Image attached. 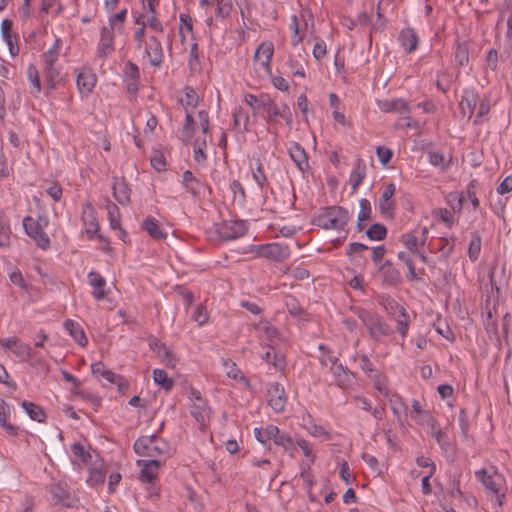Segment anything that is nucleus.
<instances>
[{
    "mask_svg": "<svg viewBox=\"0 0 512 512\" xmlns=\"http://www.w3.org/2000/svg\"><path fill=\"white\" fill-rule=\"evenodd\" d=\"M62 41L57 38L45 53H43L42 61L44 81L49 89H55L64 81V75L61 73L60 67L56 65L61 49Z\"/></svg>",
    "mask_w": 512,
    "mask_h": 512,
    "instance_id": "f257e3e1",
    "label": "nucleus"
},
{
    "mask_svg": "<svg viewBox=\"0 0 512 512\" xmlns=\"http://www.w3.org/2000/svg\"><path fill=\"white\" fill-rule=\"evenodd\" d=\"M351 310L367 328L372 339L381 341L384 337L393 334V329L390 325L377 313L365 310L361 307H351Z\"/></svg>",
    "mask_w": 512,
    "mask_h": 512,
    "instance_id": "f03ea898",
    "label": "nucleus"
},
{
    "mask_svg": "<svg viewBox=\"0 0 512 512\" xmlns=\"http://www.w3.org/2000/svg\"><path fill=\"white\" fill-rule=\"evenodd\" d=\"M475 476L485 487L488 495L498 506H502L505 499V479L498 471L492 468V471L482 468L475 472Z\"/></svg>",
    "mask_w": 512,
    "mask_h": 512,
    "instance_id": "7ed1b4c3",
    "label": "nucleus"
},
{
    "mask_svg": "<svg viewBox=\"0 0 512 512\" xmlns=\"http://www.w3.org/2000/svg\"><path fill=\"white\" fill-rule=\"evenodd\" d=\"M350 220L347 209L341 206H330L322 210L314 218V224L325 230L333 229L339 232L345 231V226Z\"/></svg>",
    "mask_w": 512,
    "mask_h": 512,
    "instance_id": "20e7f679",
    "label": "nucleus"
},
{
    "mask_svg": "<svg viewBox=\"0 0 512 512\" xmlns=\"http://www.w3.org/2000/svg\"><path fill=\"white\" fill-rule=\"evenodd\" d=\"M134 451L139 456L155 459L168 454V444L156 435L141 436L134 443Z\"/></svg>",
    "mask_w": 512,
    "mask_h": 512,
    "instance_id": "39448f33",
    "label": "nucleus"
},
{
    "mask_svg": "<svg viewBox=\"0 0 512 512\" xmlns=\"http://www.w3.org/2000/svg\"><path fill=\"white\" fill-rule=\"evenodd\" d=\"M48 225V218L45 216H39L37 219H34L31 216H26L23 219V227L25 229L26 234L31 237L37 247L42 250H47L50 247V239L44 228Z\"/></svg>",
    "mask_w": 512,
    "mask_h": 512,
    "instance_id": "423d86ee",
    "label": "nucleus"
},
{
    "mask_svg": "<svg viewBox=\"0 0 512 512\" xmlns=\"http://www.w3.org/2000/svg\"><path fill=\"white\" fill-rule=\"evenodd\" d=\"M214 227L218 239L222 241L237 239L247 232V224L243 220H224Z\"/></svg>",
    "mask_w": 512,
    "mask_h": 512,
    "instance_id": "0eeeda50",
    "label": "nucleus"
},
{
    "mask_svg": "<svg viewBox=\"0 0 512 512\" xmlns=\"http://www.w3.org/2000/svg\"><path fill=\"white\" fill-rule=\"evenodd\" d=\"M274 52L272 42H262L256 49L253 57L255 69L259 74H271V60Z\"/></svg>",
    "mask_w": 512,
    "mask_h": 512,
    "instance_id": "6e6552de",
    "label": "nucleus"
},
{
    "mask_svg": "<svg viewBox=\"0 0 512 512\" xmlns=\"http://www.w3.org/2000/svg\"><path fill=\"white\" fill-rule=\"evenodd\" d=\"M257 254L260 257L275 261L282 262L290 256V250L288 246L282 245L277 242L259 245Z\"/></svg>",
    "mask_w": 512,
    "mask_h": 512,
    "instance_id": "1a4fd4ad",
    "label": "nucleus"
},
{
    "mask_svg": "<svg viewBox=\"0 0 512 512\" xmlns=\"http://www.w3.org/2000/svg\"><path fill=\"white\" fill-rule=\"evenodd\" d=\"M116 30L112 27L103 26L100 30V39L97 45V56L100 58H106L111 55L114 48V33Z\"/></svg>",
    "mask_w": 512,
    "mask_h": 512,
    "instance_id": "9d476101",
    "label": "nucleus"
},
{
    "mask_svg": "<svg viewBox=\"0 0 512 512\" xmlns=\"http://www.w3.org/2000/svg\"><path fill=\"white\" fill-rule=\"evenodd\" d=\"M268 404L275 412H282L286 405L284 388L277 382L271 383L267 390Z\"/></svg>",
    "mask_w": 512,
    "mask_h": 512,
    "instance_id": "9b49d317",
    "label": "nucleus"
},
{
    "mask_svg": "<svg viewBox=\"0 0 512 512\" xmlns=\"http://www.w3.org/2000/svg\"><path fill=\"white\" fill-rule=\"evenodd\" d=\"M396 191L394 183L385 186L379 200V211L384 217L392 218L395 210V202L392 199Z\"/></svg>",
    "mask_w": 512,
    "mask_h": 512,
    "instance_id": "f8f14e48",
    "label": "nucleus"
},
{
    "mask_svg": "<svg viewBox=\"0 0 512 512\" xmlns=\"http://www.w3.org/2000/svg\"><path fill=\"white\" fill-rule=\"evenodd\" d=\"M144 49L150 64L159 67L164 58L161 42L155 36H150L148 41L145 42Z\"/></svg>",
    "mask_w": 512,
    "mask_h": 512,
    "instance_id": "ddd939ff",
    "label": "nucleus"
},
{
    "mask_svg": "<svg viewBox=\"0 0 512 512\" xmlns=\"http://www.w3.org/2000/svg\"><path fill=\"white\" fill-rule=\"evenodd\" d=\"M478 101L479 95L477 92H475L474 90L464 91L459 103L462 118H466L467 120L471 119L476 109Z\"/></svg>",
    "mask_w": 512,
    "mask_h": 512,
    "instance_id": "4468645a",
    "label": "nucleus"
},
{
    "mask_svg": "<svg viewBox=\"0 0 512 512\" xmlns=\"http://www.w3.org/2000/svg\"><path fill=\"white\" fill-rule=\"evenodd\" d=\"M428 229L423 227L420 232L413 231L402 235V243L411 252H417L419 246H424L427 241Z\"/></svg>",
    "mask_w": 512,
    "mask_h": 512,
    "instance_id": "2eb2a0df",
    "label": "nucleus"
},
{
    "mask_svg": "<svg viewBox=\"0 0 512 512\" xmlns=\"http://www.w3.org/2000/svg\"><path fill=\"white\" fill-rule=\"evenodd\" d=\"M265 112L267 113L266 122L268 125H275L276 123H278V117L282 118L288 126L292 125V113L287 104H283L281 107H278L276 104H273Z\"/></svg>",
    "mask_w": 512,
    "mask_h": 512,
    "instance_id": "dca6fc26",
    "label": "nucleus"
},
{
    "mask_svg": "<svg viewBox=\"0 0 512 512\" xmlns=\"http://www.w3.org/2000/svg\"><path fill=\"white\" fill-rule=\"evenodd\" d=\"M138 465H142L140 479L144 482L152 483L158 474L160 461L157 459L138 460Z\"/></svg>",
    "mask_w": 512,
    "mask_h": 512,
    "instance_id": "f3484780",
    "label": "nucleus"
},
{
    "mask_svg": "<svg viewBox=\"0 0 512 512\" xmlns=\"http://www.w3.org/2000/svg\"><path fill=\"white\" fill-rule=\"evenodd\" d=\"M383 283L388 286H397L401 283L400 272L394 267L391 261L386 260L380 267Z\"/></svg>",
    "mask_w": 512,
    "mask_h": 512,
    "instance_id": "a211bd4d",
    "label": "nucleus"
},
{
    "mask_svg": "<svg viewBox=\"0 0 512 512\" xmlns=\"http://www.w3.org/2000/svg\"><path fill=\"white\" fill-rule=\"evenodd\" d=\"M289 155L301 172H305L309 168L308 156L304 148L297 142L289 147Z\"/></svg>",
    "mask_w": 512,
    "mask_h": 512,
    "instance_id": "6ab92c4d",
    "label": "nucleus"
},
{
    "mask_svg": "<svg viewBox=\"0 0 512 512\" xmlns=\"http://www.w3.org/2000/svg\"><path fill=\"white\" fill-rule=\"evenodd\" d=\"M330 371L334 377V383L337 386L347 388L351 385V377L353 376V373L348 368H345L341 363L330 366Z\"/></svg>",
    "mask_w": 512,
    "mask_h": 512,
    "instance_id": "aec40b11",
    "label": "nucleus"
},
{
    "mask_svg": "<svg viewBox=\"0 0 512 512\" xmlns=\"http://www.w3.org/2000/svg\"><path fill=\"white\" fill-rule=\"evenodd\" d=\"M112 189L113 196L119 204L128 205L130 203L131 189L124 179L115 178Z\"/></svg>",
    "mask_w": 512,
    "mask_h": 512,
    "instance_id": "412c9836",
    "label": "nucleus"
},
{
    "mask_svg": "<svg viewBox=\"0 0 512 512\" xmlns=\"http://www.w3.org/2000/svg\"><path fill=\"white\" fill-rule=\"evenodd\" d=\"M82 219L86 227V234L92 238L99 230V224L96 219L95 210L90 203L86 204V208L83 210Z\"/></svg>",
    "mask_w": 512,
    "mask_h": 512,
    "instance_id": "4be33fe9",
    "label": "nucleus"
},
{
    "mask_svg": "<svg viewBox=\"0 0 512 512\" xmlns=\"http://www.w3.org/2000/svg\"><path fill=\"white\" fill-rule=\"evenodd\" d=\"M49 492L53 497L56 504H61L66 507H72L73 503L66 487L61 483H53L49 486Z\"/></svg>",
    "mask_w": 512,
    "mask_h": 512,
    "instance_id": "5701e85b",
    "label": "nucleus"
},
{
    "mask_svg": "<svg viewBox=\"0 0 512 512\" xmlns=\"http://www.w3.org/2000/svg\"><path fill=\"white\" fill-rule=\"evenodd\" d=\"M401 46L407 53H412L418 46V37L413 28H404L399 33Z\"/></svg>",
    "mask_w": 512,
    "mask_h": 512,
    "instance_id": "b1692460",
    "label": "nucleus"
},
{
    "mask_svg": "<svg viewBox=\"0 0 512 512\" xmlns=\"http://www.w3.org/2000/svg\"><path fill=\"white\" fill-rule=\"evenodd\" d=\"M88 282L93 287L92 295L96 300H102L106 297L104 287L106 280L98 272L92 271L88 274Z\"/></svg>",
    "mask_w": 512,
    "mask_h": 512,
    "instance_id": "393cba45",
    "label": "nucleus"
},
{
    "mask_svg": "<svg viewBox=\"0 0 512 512\" xmlns=\"http://www.w3.org/2000/svg\"><path fill=\"white\" fill-rule=\"evenodd\" d=\"M366 176V164L363 159L357 158L350 174L352 192H356Z\"/></svg>",
    "mask_w": 512,
    "mask_h": 512,
    "instance_id": "a878e982",
    "label": "nucleus"
},
{
    "mask_svg": "<svg viewBox=\"0 0 512 512\" xmlns=\"http://www.w3.org/2000/svg\"><path fill=\"white\" fill-rule=\"evenodd\" d=\"M378 108L383 112H398L404 113L408 111L407 103L403 99L379 100L377 102Z\"/></svg>",
    "mask_w": 512,
    "mask_h": 512,
    "instance_id": "bb28decb",
    "label": "nucleus"
},
{
    "mask_svg": "<svg viewBox=\"0 0 512 512\" xmlns=\"http://www.w3.org/2000/svg\"><path fill=\"white\" fill-rule=\"evenodd\" d=\"M64 327L68 331V333L71 335V337L82 347L87 345V337L79 325V323L73 321V320H66L64 322Z\"/></svg>",
    "mask_w": 512,
    "mask_h": 512,
    "instance_id": "cd10ccee",
    "label": "nucleus"
},
{
    "mask_svg": "<svg viewBox=\"0 0 512 512\" xmlns=\"http://www.w3.org/2000/svg\"><path fill=\"white\" fill-rule=\"evenodd\" d=\"M142 229L154 240H162L167 237V234L161 230L158 221L152 216H148L144 220L142 223Z\"/></svg>",
    "mask_w": 512,
    "mask_h": 512,
    "instance_id": "c85d7f7f",
    "label": "nucleus"
},
{
    "mask_svg": "<svg viewBox=\"0 0 512 512\" xmlns=\"http://www.w3.org/2000/svg\"><path fill=\"white\" fill-rule=\"evenodd\" d=\"M182 183L187 192L191 193L194 197L200 194L203 184L193 175L190 170H186L182 175Z\"/></svg>",
    "mask_w": 512,
    "mask_h": 512,
    "instance_id": "c756f323",
    "label": "nucleus"
},
{
    "mask_svg": "<svg viewBox=\"0 0 512 512\" xmlns=\"http://www.w3.org/2000/svg\"><path fill=\"white\" fill-rule=\"evenodd\" d=\"M76 83L80 93L89 94L96 83V78L91 73L81 72L77 75Z\"/></svg>",
    "mask_w": 512,
    "mask_h": 512,
    "instance_id": "7c9ffc66",
    "label": "nucleus"
},
{
    "mask_svg": "<svg viewBox=\"0 0 512 512\" xmlns=\"http://www.w3.org/2000/svg\"><path fill=\"white\" fill-rule=\"evenodd\" d=\"M262 359L267 364L272 365L276 370H282L285 366V359L283 355L277 353L273 347L268 348V350L262 355Z\"/></svg>",
    "mask_w": 512,
    "mask_h": 512,
    "instance_id": "2f4dec72",
    "label": "nucleus"
},
{
    "mask_svg": "<svg viewBox=\"0 0 512 512\" xmlns=\"http://www.w3.org/2000/svg\"><path fill=\"white\" fill-rule=\"evenodd\" d=\"M21 405L32 420L40 423L45 421L46 414L39 405L26 400Z\"/></svg>",
    "mask_w": 512,
    "mask_h": 512,
    "instance_id": "473e14b6",
    "label": "nucleus"
},
{
    "mask_svg": "<svg viewBox=\"0 0 512 512\" xmlns=\"http://www.w3.org/2000/svg\"><path fill=\"white\" fill-rule=\"evenodd\" d=\"M208 411H209V408H208L205 400L192 403L191 415L195 418V420L199 424L204 425Z\"/></svg>",
    "mask_w": 512,
    "mask_h": 512,
    "instance_id": "72a5a7b5",
    "label": "nucleus"
},
{
    "mask_svg": "<svg viewBox=\"0 0 512 512\" xmlns=\"http://www.w3.org/2000/svg\"><path fill=\"white\" fill-rule=\"evenodd\" d=\"M27 77L32 85L31 93L36 96L41 92L42 87L40 82L39 71L37 67L32 63L29 64L27 67Z\"/></svg>",
    "mask_w": 512,
    "mask_h": 512,
    "instance_id": "f704fd0d",
    "label": "nucleus"
},
{
    "mask_svg": "<svg viewBox=\"0 0 512 512\" xmlns=\"http://www.w3.org/2000/svg\"><path fill=\"white\" fill-rule=\"evenodd\" d=\"M397 256L400 260H402L406 264V266L408 268V272H409L408 276H407L409 280H411V281L418 280V279H420V277L422 275H424V273H425L424 269H420L417 272L413 261L408 257V255L405 252L401 251L398 253Z\"/></svg>",
    "mask_w": 512,
    "mask_h": 512,
    "instance_id": "c9c22d12",
    "label": "nucleus"
},
{
    "mask_svg": "<svg viewBox=\"0 0 512 512\" xmlns=\"http://www.w3.org/2000/svg\"><path fill=\"white\" fill-rule=\"evenodd\" d=\"M194 126L195 120L191 113H187L185 116V123L182 130V141L184 144H189L194 137Z\"/></svg>",
    "mask_w": 512,
    "mask_h": 512,
    "instance_id": "e433bc0d",
    "label": "nucleus"
},
{
    "mask_svg": "<svg viewBox=\"0 0 512 512\" xmlns=\"http://www.w3.org/2000/svg\"><path fill=\"white\" fill-rule=\"evenodd\" d=\"M481 242V236L479 233L477 231L474 232L468 247V257L473 262H475L480 255Z\"/></svg>",
    "mask_w": 512,
    "mask_h": 512,
    "instance_id": "4c0bfd02",
    "label": "nucleus"
},
{
    "mask_svg": "<svg viewBox=\"0 0 512 512\" xmlns=\"http://www.w3.org/2000/svg\"><path fill=\"white\" fill-rule=\"evenodd\" d=\"M21 361H27L32 358L33 352L28 344L21 342L19 339L15 343L12 351Z\"/></svg>",
    "mask_w": 512,
    "mask_h": 512,
    "instance_id": "58836bf2",
    "label": "nucleus"
},
{
    "mask_svg": "<svg viewBox=\"0 0 512 512\" xmlns=\"http://www.w3.org/2000/svg\"><path fill=\"white\" fill-rule=\"evenodd\" d=\"M366 235L370 240L381 241L386 238L387 229L383 224L375 223L366 231Z\"/></svg>",
    "mask_w": 512,
    "mask_h": 512,
    "instance_id": "ea45409f",
    "label": "nucleus"
},
{
    "mask_svg": "<svg viewBox=\"0 0 512 512\" xmlns=\"http://www.w3.org/2000/svg\"><path fill=\"white\" fill-rule=\"evenodd\" d=\"M455 61L459 66L468 64L469 62V47L467 43H457L455 49Z\"/></svg>",
    "mask_w": 512,
    "mask_h": 512,
    "instance_id": "a19ab883",
    "label": "nucleus"
},
{
    "mask_svg": "<svg viewBox=\"0 0 512 512\" xmlns=\"http://www.w3.org/2000/svg\"><path fill=\"white\" fill-rule=\"evenodd\" d=\"M153 378L155 383L160 385L166 391H169L173 386V380L169 378L167 373L162 369H155L153 371Z\"/></svg>",
    "mask_w": 512,
    "mask_h": 512,
    "instance_id": "79ce46f5",
    "label": "nucleus"
},
{
    "mask_svg": "<svg viewBox=\"0 0 512 512\" xmlns=\"http://www.w3.org/2000/svg\"><path fill=\"white\" fill-rule=\"evenodd\" d=\"M126 16H127V9L126 8L122 9L121 11H119L116 14H113L108 19V26L107 27H112V29H114L116 31H121L123 29V24H124V22L126 20Z\"/></svg>",
    "mask_w": 512,
    "mask_h": 512,
    "instance_id": "37998d69",
    "label": "nucleus"
},
{
    "mask_svg": "<svg viewBox=\"0 0 512 512\" xmlns=\"http://www.w3.org/2000/svg\"><path fill=\"white\" fill-rule=\"evenodd\" d=\"M12 27L13 22L9 19H4L1 23V34L4 39V41L7 43V45L10 48V52L12 55L15 53L13 52V44H12Z\"/></svg>",
    "mask_w": 512,
    "mask_h": 512,
    "instance_id": "c03bdc74",
    "label": "nucleus"
},
{
    "mask_svg": "<svg viewBox=\"0 0 512 512\" xmlns=\"http://www.w3.org/2000/svg\"><path fill=\"white\" fill-rule=\"evenodd\" d=\"M10 233L9 223L0 211V246H6L9 244Z\"/></svg>",
    "mask_w": 512,
    "mask_h": 512,
    "instance_id": "a18cd8bd",
    "label": "nucleus"
},
{
    "mask_svg": "<svg viewBox=\"0 0 512 512\" xmlns=\"http://www.w3.org/2000/svg\"><path fill=\"white\" fill-rule=\"evenodd\" d=\"M243 122L244 131H248L249 116L242 107H237L233 112V124L235 128H239Z\"/></svg>",
    "mask_w": 512,
    "mask_h": 512,
    "instance_id": "49530a36",
    "label": "nucleus"
},
{
    "mask_svg": "<svg viewBox=\"0 0 512 512\" xmlns=\"http://www.w3.org/2000/svg\"><path fill=\"white\" fill-rule=\"evenodd\" d=\"M10 416V407L4 401L0 400V425L8 431L14 432L15 427L10 423H7V418Z\"/></svg>",
    "mask_w": 512,
    "mask_h": 512,
    "instance_id": "de8ad7c7",
    "label": "nucleus"
},
{
    "mask_svg": "<svg viewBox=\"0 0 512 512\" xmlns=\"http://www.w3.org/2000/svg\"><path fill=\"white\" fill-rule=\"evenodd\" d=\"M274 443L278 446H281L285 451L293 452L295 450L293 440L287 433L279 432L274 439Z\"/></svg>",
    "mask_w": 512,
    "mask_h": 512,
    "instance_id": "09e8293b",
    "label": "nucleus"
},
{
    "mask_svg": "<svg viewBox=\"0 0 512 512\" xmlns=\"http://www.w3.org/2000/svg\"><path fill=\"white\" fill-rule=\"evenodd\" d=\"M287 66L293 76L305 77V68L302 61L290 57L287 61Z\"/></svg>",
    "mask_w": 512,
    "mask_h": 512,
    "instance_id": "8fccbe9b",
    "label": "nucleus"
},
{
    "mask_svg": "<svg viewBox=\"0 0 512 512\" xmlns=\"http://www.w3.org/2000/svg\"><path fill=\"white\" fill-rule=\"evenodd\" d=\"M71 452L76 458L80 459L84 463H88L92 458L91 454L79 442L72 444Z\"/></svg>",
    "mask_w": 512,
    "mask_h": 512,
    "instance_id": "3c124183",
    "label": "nucleus"
},
{
    "mask_svg": "<svg viewBox=\"0 0 512 512\" xmlns=\"http://www.w3.org/2000/svg\"><path fill=\"white\" fill-rule=\"evenodd\" d=\"M206 146H207L206 136H204V138L201 141L199 139L196 140L195 147H194V159L196 162L201 163V162L206 161L207 156L204 152V149L206 148Z\"/></svg>",
    "mask_w": 512,
    "mask_h": 512,
    "instance_id": "603ef678",
    "label": "nucleus"
},
{
    "mask_svg": "<svg viewBox=\"0 0 512 512\" xmlns=\"http://www.w3.org/2000/svg\"><path fill=\"white\" fill-rule=\"evenodd\" d=\"M319 350L321 351V356L319 360L322 366L327 367L328 365L332 366L338 363V358L332 356L325 345L321 344L319 346Z\"/></svg>",
    "mask_w": 512,
    "mask_h": 512,
    "instance_id": "864d4df0",
    "label": "nucleus"
},
{
    "mask_svg": "<svg viewBox=\"0 0 512 512\" xmlns=\"http://www.w3.org/2000/svg\"><path fill=\"white\" fill-rule=\"evenodd\" d=\"M216 4V16L225 18L231 12L232 4L230 0H214Z\"/></svg>",
    "mask_w": 512,
    "mask_h": 512,
    "instance_id": "5fc2aeb1",
    "label": "nucleus"
},
{
    "mask_svg": "<svg viewBox=\"0 0 512 512\" xmlns=\"http://www.w3.org/2000/svg\"><path fill=\"white\" fill-rule=\"evenodd\" d=\"M478 103H479L478 110H477L476 118L474 121L475 124H479L481 121V118L483 116L487 115L490 111V101H489L488 97H484L482 99L479 98Z\"/></svg>",
    "mask_w": 512,
    "mask_h": 512,
    "instance_id": "6e6d98bb",
    "label": "nucleus"
},
{
    "mask_svg": "<svg viewBox=\"0 0 512 512\" xmlns=\"http://www.w3.org/2000/svg\"><path fill=\"white\" fill-rule=\"evenodd\" d=\"M110 226L113 230L121 226L119 209L115 204L108 206Z\"/></svg>",
    "mask_w": 512,
    "mask_h": 512,
    "instance_id": "4d7b16f0",
    "label": "nucleus"
},
{
    "mask_svg": "<svg viewBox=\"0 0 512 512\" xmlns=\"http://www.w3.org/2000/svg\"><path fill=\"white\" fill-rule=\"evenodd\" d=\"M285 306L291 315L298 316L303 312L298 300L293 296H287L285 298Z\"/></svg>",
    "mask_w": 512,
    "mask_h": 512,
    "instance_id": "13d9d810",
    "label": "nucleus"
},
{
    "mask_svg": "<svg viewBox=\"0 0 512 512\" xmlns=\"http://www.w3.org/2000/svg\"><path fill=\"white\" fill-rule=\"evenodd\" d=\"M296 444L299 446V448L302 450V452L309 459L310 462L315 461L316 456L312 452V446L307 440L303 438H298L296 439Z\"/></svg>",
    "mask_w": 512,
    "mask_h": 512,
    "instance_id": "bf43d9fd",
    "label": "nucleus"
},
{
    "mask_svg": "<svg viewBox=\"0 0 512 512\" xmlns=\"http://www.w3.org/2000/svg\"><path fill=\"white\" fill-rule=\"evenodd\" d=\"M371 204L368 199L360 200V211L358 213V218L360 221H366L371 217Z\"/></svg>",
    "mask_w": 512,
    "mask_h": 512,
    "instance_id": "052dcab7",
    "label": "nucleus"
},
{
    "mask_svg": "<svg viewBox=\"0 0 512 512\" xmlns=\"http://www.w3.org/2000/svg\"><path fill=\"white\" fill-rule=\"evenodd\" d=\"M376 154L382 165H387L393 156L392 150L385 146H378L376 148Z\"/></svg>",
    "mask_w": 512,
    "mask_h": 512,
    "instance_id": "680f3d73",
    "label": "nucleus"
},
{
    "mask_svg": "<svg viewBox=\"0 0 512 512\" xmlns=\"http://www.w3.org/2000/svg\"><path fill=\"white\" fill-rule=\"evenodd\" d=\"M360 367L369 378L374 377V373L378 372L366 355L360 357Z\"/></svg>",
    "mask_w": 512,
    "mask_h": 512,
    "instance_id": "e2e57ef3",
    "label": "nucleus"
},
{
    "mask_svg": "<svg viewBox=\"0 0 512 512\" xmlns=\"http://www.w3.org/2000/svg\"><path fill=\"white\" fill-rule=\"evenodd\" d=\"M151 165L157 171H163L166 168V159L161 152H155L150 159Z\"/></svg>",
    "mask_w": 512,
    "mask_h": 512,
    "instance_id": "0e129e2a",
    "label": "nucleus"
},
{
    "mask_svg": "<svg viewBox=\"0 0 512 512\" xmlns=\"http://www.w3.org/2000/svg\"><path fill=\"white\" fill-rule=\"evenodd\" d=\"M307 431L314 437H324L327 440L331 439V434L320 425L311 424L307 427Z\"/></svg>",
    "mask_w": 512,
    "mask_h": 512,
    "instance_id": "69168bd1",
    "label": "nucleus"
},
{
    "mask_svg": "<svg viewBox=\"0 0 512 512\" xmlns=\"http://www.w3.org/2000/svg\"><path fill=\"white\" fill-rule=\"evenodd\" d=\"M504 386L509 397V403L512 404V365L504 370Z\"/></svg>",
    "mask_w": 512,
    "mask_h": 512,
    "instance_id": "338daca9",
    "label": "nucleus"
},
{
    "mask_svg": "<svg viewBox=\"0 0 512 512\" xmlns=\"http://www.w3.org/2000/svg\"><path fill=\"white\" fill-rule=\"evenodd\" d=\"M327 53V47H326V43L324 42V40H318L314 47H313V51H312V54H313V57L317 60V61H320Z\"/></svg>",
    "mask_w": 512,
    "mask_h": 512,
    "instance_id": "774afa93",
    "label": "nucleus"
}]
</instances>
